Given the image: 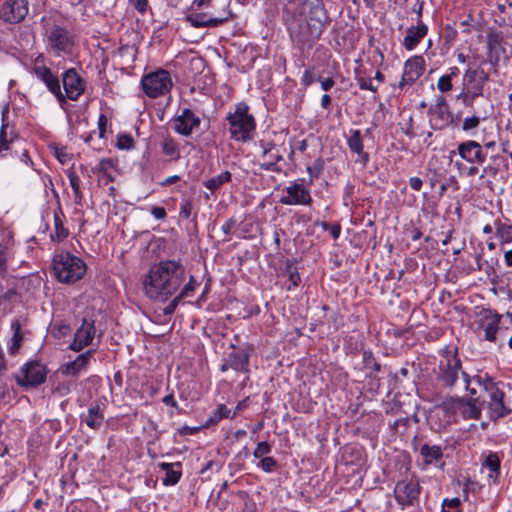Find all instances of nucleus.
<instances>
[{"mask_svg":"<svg viewBox=\"0 0 512 512\" xmlns=\"http://www.w3.org/2000/svg\"><path fill=\"white\" fill-rule=\"evenodd\" d=\"M67 176L70 182V186L73 190L75 202L77 204H80L83 198V194L80 189V178L73 170H70Z\"/></svg>","mask_w":512,"mask_h":512,"instance_id":"nucleus-43","label":"nucleus"},{"mask_svg":"<svg viewBox=\"0 0 512 512\" xmlns=\"http://www.w3.org/2000/svg\"><path fill=\"white\" fill-rule=\"evenodd\" d=\"M95 350L89 349L77 356L74 361L62 365L61 372L66 376L77 377L82 371H85L93 357Z\"/></svg>","mask_w":512,"mask_h":512,"instance_id":"nucleus-24","label":"nucleus"},{"mask_svg":"<svg viewBox=\"0 0 512 512\" xmlns=\"http://www.w3.org/2000/svg\"><path fill=\"white\" fill-rule=\"evenodd\" d=\"M64 104L67 99L77 101L86 90V81L78 74L75 68H69L62 74Z\"/></svg>","mask_w":512,"mask_h":512,"instance_id":"nucleus-15","label":"nucleus"},{"mask_svg":"<svg viewBox=\"0 0 512 512\" xmlns=\"http://www.w3.org/2000/svg\"><path fill=\"white\" fill-rule=\"evenodd\" d=\"M312 70V68H308L303 73V76L301 78V84L304 87H309L314 82Z\"/></svg>","mask_w":512,"mask_h":512,"instance_id":"nucleus-61","label":"nucleus"},{"mask_svg":"<svg viewBox=\"0 0 512 512\" xmlns=\"http://www.w3.org/2000/svg\"><path fill=\"white\" fill-rule=\"evenodd\" d=\"M480 124V118L478 116H471L464 119L462 124V129L464 131H469L475 129Z\"/></svg>","mask_w":512,"mask_h":512,"instance_id":"nucleus-56","label":"nucleus"},{"mask_svg":"<svg viewBox=\"0 0 512 512\" xmlns=\"http://www.w3.org/2000/svg\"><path fill=\"white\" fill-rule=\"evenodd\" d=\"M503 43L504 39L500 31L491 30L486 35L487 62L495 68L499 65L501 54L505 53Z\"/></svg>","mask_w":512,"mask_h":512,"instance_id":"nucleus-22","label":"nucleus"},{"mask_svg":"<svg viewBox=\"0 0 512 512\" xmlns=\"http://www.w3.org/2000/svg\"><path fill=\"white\" fill-rule=\"evenodd\" d=\"M489 73L479 67L468 66L462 76V87L456 96L465 106H472L477 97L483 96Z\"/></svg>","mask_w":512,"mask_h":512,"instance_id":"nucleus-5","label":"nucleus"},{"mask_svg":"<svg viewBox=\"0 0 512 512\" xmlns=\"http://www.w3.org/2000/svg\"><path fill=\"white\" fill-rule=\"evenodd\" d=\"M271 450H272V447L268 442H266V441L259 442L253 452V456L255 458L262 459L263 456L268 455L271 452Z\"/></svg>","mask_w":512,"mask_h":512,"instance_id":"nucleus-51","label":"nucleus"},{"mask_svg":"<svg viewBox=\"0 0 512 512\" xmlns=\"http://www.w3.org/2000/svg\"><path fill=\"white\" fill-rule=\"evenodd\" d=\"M134 139L130 134H119L117 136L116 146L121 150H130L134 148Z\"/></svg>","mask_w":512,"mask_h":512,"instance_id":"nucleus-47","label":"nucleus"},{"mask_svg":"<svg viewBox=\"0 0 512 512\" xmlns=\"http://www.w3.org/2000/svg\"><path fill=\"white\" fill-rule=\"evenodd\" d=\"M483 319L487 321L484 327V339L489 342H495L497 339V332L499 330V324L502 319V315L498 314L497 312L487 310L485 311Z\"/></svg>","mask_w":512,"mask_h":512,"instance_id":"nucleus-30","label":"nucleus"},{"mask_svg":"<svg viewBox=\"0 0 512 512\" xmlns=\"http://www.w3.org/2000/svg\"><path fill=\"white\" fill-rule=\"evenodd\" d=\"M496 236L502 241V243H509L512 241V225L496 221Z\"/></svg>","mask_w":512,"mask_h":512,"instance_id":"nucleus-42","label":"nucleus"},{"mask_svg":"<svg viewBox=\"0 0 512 512\" xmlns=\"http://www.w3.org/2000/svg\"><path fill=\"white\" fill-rule=\"evenodd\" d=\"M414 449L419 452L424 465H437L443 459V447L440 445H430L429 443H414Z\"/></svg>","mask_w":512,"mask_h":512,"instance_id":"nucleus-25","label":"nucleus"},{"mask_svg":"<svg viewBox=\"0 0 512 512\" xmlns=\"http://www.w3.org/2000/svg\"><path fill=\"white\" fill-rule=\"evenodd\" d=\"M11 329L13 330V336L10 340L8 351L10 354L14 355L18 353L24 340V332L21 329V323L19 319L12 321Z\"/></svg>","mask_w":512,"mask_h":512,"instance_id":"nucleus-35","label":"nucleus"},{"mask_svg":"<svg viewBox=\"0 0 512 512\" xmlns=\"http://www.w3.org/2000/svg\"><path fill=\"white\" fill-rule=\"evenodd\" d=\"M45 43L49 53L65 56L72 54L75 37L67 28L54 23L46 28Z\"/></svg>","mask_w":512,"mask_h":512,"instance_id":"nucleus-7","label":"nucleus"},{"mask_svg":"<svg viewBox=\"0 0 512 512\" xmlns=\"http://www.w3.org/2000/svg\"><path fill=\"white\" fill-rule=\"evenodd\" d=\"M421 486L416 478H406L396 483L394 497L403 510L417 508L420 504Z\"/></svg>","mask_w":512,"mask_h":512,"instance_id":"nucleus-10","label":"nucleus"},{"mask_svg":"<svg viewBox=\"0 0 512 512\" xmlns=\"http://www.w3.org/2000/svg\"><path fill=\"white\" fill-rule=\"evenodd\" d=\"M461 500L457 497L451 499H444L442 502L441 512H461Z\"/></svg>","mask_w":512,"mask_h":512,"instance_id":"nucleus-46","label":"nucleus"},{"mask_svg":"<svg viewBox=\"0 0 512 512\" xmlns=\"http://www.w3.org/2000/svg\"><path fill=\"white\" fill-rule=\"evenodd\" d=\"M500 458L496 453H490L483 462V467L490 470L489 478H497L500 473Z\"/></svg>","mask_w":512,"mask_h":512,"instance_id":"nucleus-38","label":"nucleus"},{"mask_svg":"<svg viewBox=\"0 0 512 512\" xmlns=\"http://www.w3.org/2000/svg\"><path fill=\"white\" fill-rule=\"evenodd\" d=\"M141 84L143 91L150 98L169 93L173 85L170 73L164 69L143 76Z\"/></svg>","mask_w":512,"mask_h":512,"instance_id":"nucleus-12","label":"nucleus"},{"mask_svg":"<svg viewBox=\"0 0 512 512\" xmlns=\"http://www.w3.org/2000/svg\"><path fill=\"white\" fill-rule=\"evenodd\" d=\"M236 225V220L233 219V218H230L228 219L221 227L225 237H224V240L225 241H229L231 240V233H232V230L234 229Z\"/></svg>","mask_w":512,"mask_h":512,"instance_id":"nucleus-57","label":"nucleus"},{"mask_svg":"<svg viewBox=\"0 0 512 512\" xmlns=\"http://www.w3.org/2000/svg\"><path fill=\"white\" fill-rule=\"evenodd\" d=\"M250 108L245 102L235 105L234 111L229 112L226 120L229 124L230 137L236 141L247 142L253 138L256 121L249 112Z\"/></svg>","mask_w":512,"mask_h":512,"instance_id":"nucleus-4","label":"nucleus"},{"mask_svg":"<svg viewBox=\"0 0 512 512\" xmlns=\"http://www.w3.org/2000/svg\"><path fill=\"white\" fill-rule=\"evenodd\" d=\"M18 135L14 126H10L3 117L2 125L0 128V155L4 157L5 152L10 150L11 145L17 139Z\"/></svg>","mask_w":512,"mask_h":512,"instance_id":"nucleus-33","label":"nucleus"},{"mask_svg":"<svg viewBox=\"0 0 512 512\" xmlns=\"http://www.w3.org/2000/svg\"><path fill=\"white\" fill-rule=\"evenodd\" d=\"M356 81H357V84L359 86V88L361 90H369V91H372L374 93L377 92L378 88L377 86H374L373 83H372V79L371 78H365L363 76H357L356 77Z\"/></svg>","mask_w":512,"mask_h":512,"instance_id":"nucleus-53","label":"nucleus"},{"mask_svg":"<svg viewBox=\"0 0 512 512\" xmlns=\"http://www.w3.org/2000/svg\"><path fill=\"white\" fill-rule=\"evenodd\" d=\"M285 274H287L288 279L291 282V284L287 287L288 290H292L299 285L301 281L300 274L297 267L290 260H288L286 263Z\"/></svg>","mask_w":512,"mask_h":512,"instance_id":"nucleus-41","label":"nucleus"},{"mask_svg":"<svg viewBox=\"0 0 512 512\" xmlns=\"http://www.w3.org/2000/svg\"><path fill=\"white\" fill-rule=\"evenodd\" d=\"M54 156L62 164H66L71 160V155L67 152L65 147L54 146Z\"/></svg>","mask_w":512,"mask_h":512,"instance_id":"nucleus-54","label":"nucleus"},{"mask_svg":"<svg viewBox=\"0 0 512 512\" xmlns=\"http://www.w3.org/2000/svg\"><path fill=\"white\" fill-rule=\"evenodd\" d=\"M193 204L190 199H183L180 204L179 216L188 219L191 216Z\"/></svg>","mask_w":512,"mask_h":512,"instance_id":"nucleus-55","label":"nucleus"},{"mask_svg":"<svg viewBox=\"0 0 512 512\" xmlns=\"http://www.w3.org/2000/svg\"><path fill=\"white\" fill-rule=\"evenodd\" d=\"M48 370L44 364L37 360L25 363L15 375L17 384L23 388H36L46 380Z\"/></svg>","mask_w":512,"mask_h":512,"instance_id":"nucleus-11","label":"nucleus"},{"mask_svg":"<svg viewBox=\"0 0 512 512\" xmlns=\"http://www.w3.org/2000/svg\"><path fill=\"white\" fill-rule=\"evenodd\" d=\"M322 227L324 230H327L328 228H330V233L333 237V239H338L339 236H340V233H341V227L339 224H334L332 226L329 225V223L327 222H322Z\"/></svg>","mask_w":512,"mask_h":512,"instance_id":"nucleus-60","label":"nucleus"},{"mask_svg":"<svg viewBox=\"0 0 512 512\" xmlns=\"http://www.w3.org/2000/svg\"><path fill=\"white\" fill-rule=\"evenodd\" d=\"M259 147L262 151V159L263 163L260 164V168L266 171L272 172H280V169L277 167V163L283 159L282 155L279 153V150L276 144L272 141L260 140Z\"/></svg>","mask_w":512,"mask_h":512,"instance_id":"nucleus-21","label":"nucleus"},{"mask_svg":"<svg viewBox=\"0 0 512 512\" xmlns=\"http://www.w3.org/2000/svg\"><path fill=\"white\" fill-rule=\"evenodd\" d=\"M151 214L158 220H164L167 216L165 208L161 206H153Z\"/></svg>","mask_w":512,"mask_h":512,"instance_id":"nucleus-63","label":"nucleus"},{"mask_svg":"<svg viewBox=\"0 0 512 512\" xmlns=\"http://www.w3.org/2000/svg\"><path fill=\"white\" fill-rule=\"evenodd\" d=\"M347 145L351 152L359 157V161L363 167H366L369 162V154L364 151V144L360 130H351L350 136L347 138Z\"/></svg>","mask_w":512,"mask_h":512,"instance_id":"nucleus-27","label":"nucleus"},{"mask_svg":"<svg viewBox=\"0 0 512 512\" xmlns=\"http://www.w3.org/2000/svg\"><path fill=\"white\" fill-rule=\"evenodd\" d=\"M134 8L138 13L144 15L149 7L148 0H131Z\"/></svg>","mask_w":512,"mask_h":512,"instance_id":"nucleus-59","label":"nucleus"},{"mask_svg":"<svg viewBox=\"0 0 512 512\" xmlns=\"http://www.w3.org/2000/svg\"><path fill=\"white\" fill-rule=\"evenodd\" d=\"M159 468L165 472V477L162 482L165 486H172L179 482L182 476V464L180 462L175 463H159Z\"/></svg>","mask_w":512,"mask_h":512,"instance_id":"nucleus-32","label":"nucleus"},{"mask_svg":"<svg viewBox=\"0 0 512 512\" xmlns=\"http://www.w3.org/2000/svg\"><path fill=\"white\" fill-rule=\"evenodd\" d=\"M409 185L414 191H420L423 185V181L419 177H411L409 179Z\"/></svg>","mask_w":512,"mask_h":512,"instance_id":"nucleus-64","label":"nucleus"},{"mask_svg":"<svg viewBox=\"0 0 512 512\" xmlns=\"http://www.w3.org/2000/svg\"><path fill=\"white\" fill-rule=\"evenodd\" d=\"M14 241L10 233H0V274L3 275L8 266V261L13 257Z\"/></svg>","mask_w":512,"mask_h":512,"instance_id":"nucleus-28","label":"nucleus"},{"mask_svg":"<svg viewBox=\"0 0 512 512\" xmlns=\"http://www.w3.org/2000/svg\"><path fill=\"white\" fill-rule=\"evenodd\" d=\"M107 124H108V119H107L106 115L100 114V116L98 118V129H99L100 138L105 137Z\"/></svg>","mask_w":512,"mask_h":512,"instance_id":"nucleus-62","label":"nucleus"},{"mask_svg":"<svg viewBox=\"0 0 512 512\" xmlns=\"http://www.w3.org/2000/svg\"><path fill=\"white\" fill-rule=\"evenodd\" d=\"M185 279V268L173 260L160 261L152 266L143 282L145 295L154 301L165 302Z\"/></svg>","mask_w":512,"mask_h":512,"instance_id":"nucleus-2","label":"nucleus"},{"mask_svg":"<svg viewBox=\"0 0 512 512\" xmlns=\"http://www.w3.org/2000/svg\"><path fill=\"white\" fill-rule=\"evenodd\" d=\"M426 63L421 55L408 58L403 67V73L398 88L412 86L425 72Z\"/></svg>","mask_w":512,"mask_h":512,"instance_id":"nucleus-17","label":"nucleus"},{"mask_svg":"<svg viewBox=\"0 0 512 512\" xmlns=\"http://www.w3.org/2000/svg\"><path fill=\"white\" fill-rule=\"evenodd\" d=\"M283 20L291 41L302 51L312 49L332 22L324 0H287Z\"/></svg>","mask_w":512,"mask_h":512,"instance_id":"nucleus-1","label":"nucleus"},{"mask_svg":"<svg viewBox=\"0 0 512 512\" xmlns=\"http://www.w3.org/2000/svg\"><path fill=\"white\" fill-rule=\"evenodd\" d=\"M29 10L28 0H6L0 8V18L8 23H19Z\"/></svg>","mask_w":512,"mask_h":512,"instance_id":"nucleus-19","label":"nucleus"},{"mask_svg":"<svg viewBox=\"0 0 512 512\" xmlns=\"http://www.w3.org/2000/svg\"><path fill=\"white\" fill-rule=\"evenodd\" d=\"M462 362L458 358L457 349L454 351L446 348L441 354L436 373V379L445 388H452L455 386L459 374L463 373Z\"/></svg>","mask_w":512,"mask_h":512,"instance_id":"nucleus-8","label":"nucleus"},{"mask_svg":"<svg viewBox=\"0 0 512 512\" xmlns=\"http://www.w3.org/2000/svg\"><path fill=\"white\" fill-rule=\"evenodd\" d=\"M230 12L224 17H211L208 13L191 12L186 15L185 21L194 28L218 27L229 20Z\"/></svg>","mask_w":512,"mask_h":512,"instance_id":"nucleus-23","label":"nucleus"},{"mask_svg":"<svg viewBox=\"0 0 512 512\" xmlns=\"http://www.w3.org/2000/svg\"><path fill=\"white\" fill-rule=\"evenodd\" d=\"M231 351L226 354L223 363L220 366L221 372H226L229 369L236 373L246 375V380L249 379L250 374V358L254 352L252 345L236 346L231 344Z\"/></svg>","mask_w":512,"mask_h":512,"instance_id":"nucleus-9","label":"nucleus"},{"mask_svg":"<svg viewBox=\"0 0 512 512\" xmlns=\"http://www.w3.org/2000/svg\"><path fill=\"white\" fill-rule=\"evenodd\" d=\"M232 175L229 171H225L215 177H212L210 179H207L203 182V185L210 190L211 192H215L220 187L229 181H231Z\"/></svg>","mask_w":512,"mask_h":512,"instance_id":"nucleus-37","label":"nucleus"},{"mask_svg":"<svg viewBox=\"0 0 512 512\" xmlns=\"http://www.w3.org/2000/svg\"><path fill=\"white\" fill-rule=\"evenodd\" d=\"M96 329L94 321L83 318L81 326L76 330L74 339L69 348L75 352H79L90 345L95 336Z\"/></svg>","mask_w":512,"mask_h":512,"instance_id":"nucleus-20","label":"nucleus"},{"mask_svg":"<svg viewBox=\"0 0 512 512\" xmlns=\"http://www.w3.org/2000/svg\"><path fill=\"white\" fill-rule=\"evenodd\" d=\"M258 466L266 473L273 472L277 467L278 463L275 458L267 456L263 457L260 462L258 463Z\"/></svg>","mask_w":512,"mask_h":512,"instance_id":"nucleus-49","label":"nucleus"},{"mask_svg":"<svg viewBox=\"0 0 512 512\" xmlns=\"http://www.w3.org/2000/svg\"><path fill=\"white\" fill-rule=\"evenodd\" d=\"M181 300H182V298L179 295L174 297L172 299V301L163 309V314L164 315H171V314H173Z\"/></svg>","mask_w":512,"mask_h":512,"instance_id":"nucleus-58","label":"nucleus"},{"mask_svg":"<svg viewBox=\"0 0 512 512\" xmlns=\"http://www.w3.org/2000/svg\"><path fill=\"white\" fill-rule=\"evenodd\" d=\"M428 114L431 116L434 129H441L445 127L450 121V113L448 108L430 107Z\"/></svg>","mask_w":512,"mask_h":512,"instance_id":"nucleus-34","label":"nucleus"},{"mask_svg":"<svg viewBox=\"0 0 512 512\" xmlns=\"http://www.w3.org/2000/svg\"><path fill=\"white\" fill-rule=\"evenodd\" d=\"M32 73L42 81L47 89L55 96L59 105L64 106L63 92L61 90L60 80L52 70L44 64L42 55H39L33 64Z\"/></svg>","mask_w":512,"mask_h":512,"instance_id":"nucleus-14","label":"nucleus"},{"mask_svg":"<svg viewBox=\"0 0 512 512\" xmlns=\"http://www.w3.org/2000/svg\"><path fill=\"white\" fill-rule=\"evenodd\" d=\"M114 167V161L110 158L102 159L97 168L96 172L101 174L103 177H106L109 181H112V176L109 173V170Z\"/></svg>","mask_w":512,"mask_h":512,"instance_id":"nucleus-45","label":"nucleus"},{"mask_svg":"<svg viewBox=\"0 0 512 512\" xmlns=\"http://www.w3.org/2000/svg\"><path fill=\"white\" fill-rule=\"evenodd\" d=\"M324 165V160L322 158H317L311 166L306 168V171L309 174V179L307 181L308 186H311L314 180L321 176L324 171Z\"/></svg>","mask_w":512,"mask_h":512,"instance_id":"nucleus-40","label":"nucleus"},{"mask_svg":"<svg viewBox=\"0 0 512 512\" xmlns=\"http://www.w3.org/2000/svg\"><path fill=\"white\" fill-rule=\"evenodd\" d=\"M458 155L471 166L467 170L468 176H475L479 172V166L487 159V152L482 145L475 140H467L458 144Z\"/></svg>","mask_w":512,"mask_h":512,"instance_id":"nucleus-13","label":"nucleus"},{"mask_svg":"<svg viewBox=\"0 0 512 512\" xmlns=\"http://www.w3.org/2000/svg\"><path fill=\"white\" fill-rule=\"evenodd\" d=\"M83 421L88 427L98 429L104 421V415L100 406L98 404L91 406L84 416Z\"/></svg>","mask_w":512,"mask_h":512,"instance_id":"nucleus-36","label":"nucleus"},{"mask_svg":"<svg viewBox=\"0 0 512 512\" xmlns=\"http://www.w3.org/2000/svg\"><path fill=\"white\" fill-rule=\"evenodd\" d=\"M201 118L190 108L178 110V114L173 119V129L182 136H190L200 127Z\"/></svg>","mask_w":512,"mask_h":512,"instance_id":"nucleus-18","label":"nucleus"},{"mask_svg":"<svg viewBox=\"0 0 512 512\" xmlns=\"http://www.w3.org/2000/svg\"><path fill=\"white\" fill-rule=\"evenodd\" d=\"M452 78L446 74L442 75L437 81V89L441 93L450 92L453 89Z\"/></svg>","mask_w":512,"mask_h":512,"instance_id":"nucleus-50","label":"nucleus"},{"mask_svg":"<svg viewBox=\"0 0 512 512\" xmlns=\"http://www.w3.org/2000/svg\"><path fill=\"white\" fill-rule=\"evenodd\" d=\"M304 179L290 182L286 187L287 195L282 196L279 202L283 205H310L312 196L308 185L303 184Z\"/></svg>","mask_w":512,"mask_h":512,"instance_id":"nucleus-16","label":"nucleus"},{"mask_svg":"<svg viewBox=\"0 0 512 512\" xmlns=\"http://www.w3.org/2000/svg\"><path fill=\"white\" fill-rule=\"evenodd\" d=\"M462 378L465 383V389L470 393L471 396H475L477 391L471 387L472 382H476L478 387L487 392L489 396L488 408L490 412V418L497 420L499 418L509 415L512 410L506 406L504 402L505 394L498 387L497 383L488 375H474L470 376L468 373L463 372Z\"/></svg>","mask_w":512,"mask_h":512,"instance_id":"nucleus-3","label":"nucleus"},{"mask_svg":"<svg viewBox=\"0 0 512 512\" xmlns=\"http://www.w3.org/2000/svg\"><path fill=\"white\" fill-rule=\"evenodd\" d=\"M54 230L50 234L52 242L60 243L69 236V229L64 226L65 215L60 206L54 210Z\"/></svg>","mask_w":512,"mask_h":512,"instance_id":"nucleus-31","label":"nucleus"},{"mask_svg":"<svg viewBox=\"0 0 512 512\" xmlns=\"http://www.w3.org/2000/svg\"><path fill=\"white\" fill-rule=\"evenodd\" d=\"M363 363H364V367L367 369H371L376 372H379L381 370L380 364L377 362V360L375 359V357L371 351L363 352Z\"/></svg>","mask_w":512,"mask_h":512,"instance_id":"nucleus-48","label":"nucleus"},{"mask_svg":"<svg viewBox=\"0 0 512 512\" xmlns=\"http://www.w3.org/2000/svg\"><path fill=\"white\" fill-rule=\"evenodd\" d=\"M453 402L457 408L462 409V414L467 419H479L481 416V409L478 406L480 403L478 398L465 399L457 397L453 399Z\"/></svg>","mask_w":512,"mask_h":512,"instance_id":"nucleus-29","label":"nucleus"},{"mask_svg":"<svg viewBox=\"0 0 512 512\" xmlns=\"http://www.w3.org/2000/svg\"><path fill=\"white\" fill-rule=\"evenodd\" d=\"M230 413L231 411L229 408H227V406L223 404L218 405L212 416L207 420V426L216 424L218 421L224 418H230Z\"/></svg>","mask_w":512,"mask_h":512,"instance_id":"nucleus-44","label":"nucleus"},{"mask_svg":"<svg viewBox=\"0 0 512 512\" xmlns=\"http://www.w3.org/2000/svg\"><path fill=\"white\" fill-rule=\"evenodd\" d=\"M427 33L428 27L423 22L418 23L417 26L409 27L403 40V46L406 50H413L423 40Z\"/></svg>","mask_w":512,"mask_h":512,"instance_id":"nucleus-26","label":"nucleus"},{"mask_svg":"<svg viewBox=\"0 0 512 512\" xmlns=\"http://www.w3.org/2000/svg\"><path fill=\"white\" fill-rule=\"evenodd\" d=\"M53 270L60 282L74 283L84 276L86 264L69 252L60 253L54 256Z\"/></svg>","mask_w":512,"mask_h":512,"instance_id":"nucleus-6","label":"nucleus"},{"mask_svg":"<svg viewBox=\"0 0 512 512\" xmlns=\"http://www.w3.org/2000/svg\"><path fill=\"white\" fill-rule=\"evenodd\" d=\"M161 148L162 152L166 156H170L172 160H178L180 158L178 144L173 138H165L161 143Z\"/></svg>","mask_w":512,"mask_h":512,"instance_id":"nucleus-39","label":"nucleus"},{"mask_svg":"<svg viewBox=\"0 0 512 512\" xmlns=\"http://www.w3.org/2000/svg\"><path fill=\"white\" fill-rule=\"evenodd\" d=\"M198 286V282L193 276H190V279L187 284L182 288L180 293L178 294L182 299L189 297L191 293L196 289Z\"/></svg>","mask_w":512,"mask_h":512,"instance_id":"nucleus-52","label":"nucleus"}]
</instances>
